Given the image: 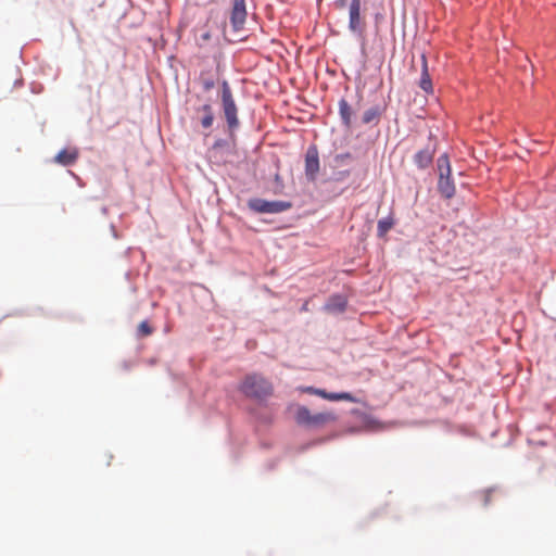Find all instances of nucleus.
<instances>
[{
	"label": "nucleus",
	"instance_id": "15",
	"mask_svg": "<svg viewBox=\"0 0 556 556\" xmlns=\"http://www.w3.org/2000/svg\"><path fill=\"white\" fill-rule=\"evenodd\" d=\"M339 114L342 119V123L345 127H351L352 124V108L345 99H341L339 101Z\"/></svg>",
	"mask_w": 556,
	"mask_h": 556
},
{
	"label": "nucleus",
	"instance_id": "3",
	"mask_svg": "<svg viewBox=\"0 0 556 556\" xmlns=\"http://www.w3.org/2000/svg\"><path fill=\"white\" fill-rule=\"evenodd\" d=\"M337 419L336 415L330 412H323L312 414L305 406L298 408L295 413V421L304 427L312 429H320L328 424L334 422Z\"/></svg>",
	"mask_w": 556,
	"mask_h": 556
},
{
	"label": "nucleus",
	"instance_id": "7",
	"mask_svg": "<svg viewBox=\"0 0 556 556\" xmlns=\"http://www.w3.org/2000/svg\"><path fill=\"white\" fill-rule=\"evenodd\" d=\"M349 28L351 31L358 34H362L365 29V22L361 16V0H352L350 3Z\"/></svg>",
	"mask_w": 556,
	"mask_h": 556
},
{
	"label": "nucleus",
	"instance_id": "6",
	"mask_svg": "<svg viewBox=\"0 0 556 556\" xmlns=\"http://www.w3.org/2000/svg\"><path fill=\"white\" fill-rule=\"evenodd\" d=\"M320 169L319 152L315 144L307 148L305 153V176L309 181H315Z\"/></svg>",
	"mask_w": 556,
	"mask_h": 556
},
{
	"label": "nucleus",
	"instance_id": "10",
	"mask_svg": "<svg viewBox=\"0 0 556 556\" xmlns=\"http://www.w3.org/2000/svg\"><path fill=\"white\" fill-rule=\"evenodd\" d=\"M79 152L76 148H68L61 150L53 159V161L62 166H70L76 163Z\"/></svg>",
	"mask_w": 556,
	"mask_h": 556
},
{
	"label": "nucleus",
	"instance_id": "14",
	"mask_svg": "<svg viewBox=\"0 0 556 556\" xmlns=\"http://www.w3.org/2000/svg\"><path fill=\"white\" fill-rule=\"evenodd\" d=\"M383 113V109L379 105L369 108L366 110L362 116V122L364 124H378L380 121V117Z\"/></svg>",
	"mask_w": 556,
	"mask_h": 556
},
{
	"label": "nucleus",
	"instance_id": "12",
	"mask_svg": "<svg viewBox=\"0 0 556 556\" xmlns=\"http://www.w3.org/2000/svg\"><path fill=\"white\" fill-rule=\"evenodd\" d=\"M433 155L434 151L426 148L415 154L414 161L419 168H426L432 163Z\"/></svg>",
	"mask_w": 556,
	"mask_h": 556
},
{
	"label": "nucleus",
	"instance_id": "13",
	"mask_svg": "<svg viewBox=\"0 0 556 556\" xmlns=\"http://www.w3.org/2000/svg\"><path fill=\"white\" fill-rule=\"evenodd\" d=\"M197 113H201V126L205 129L210 128L214 122L213 106L208 103L197 109Z\"/></svg>",
	"mask_w": 556,
	"mask_h": 556
},
{
	"label": "nucleus",
	"instance_id": "21",
	"mask_svg": "<svg viewBox=\"0 0 556 556\" xmlns=\"http://www.w3.org/2000/svg\"><path fill=\"white\" fill-rule=\"evenodd\" d=\"M493 491L486 490L481 493L482 504L485 506L490 503Z\"/></svg>",
	"mask_w": 556,
	"mask_h": 556
},
{
	"label": "nucleus",
	"instance_id": "16",
	"mask_svg": "<svg viewBox=\"0 0 556 556\" xmlns=\"http://www.w3.org/2000/svg\"><path fill=\"white\" fill-rule=\"evenodd\" d=\"M346 307V300L341 295H333L326 304V309L330 313L343 312Z\"/></svg>",
	"mask_w": 556,
	"mask_h": 556
},
{
	"label": "nucleus",
	"instance_id": "2",
	"mask_svg": "<svg viewBox=\"0 0 556 556\" xmlns=\"http://www.w3.org/2000/svg\"><path fill=\"white\" fill-rule=\"evenodd\" d=\"M220 104L228 130L232 132L239 125L238 106L231 87L227 80L220 83Z\"/></svg>",
	"mask_w": 556,
	"mask_h": 556
},
{
	"label": "nucleus",
	"instance_id": "4",
	"mask_svg": "<svg viewBox=\"0 0 556 556\" xmlns=\"http://www.w3.org/2000/svg\"><path fill=\"white\" fill-rule=\"evenodd\" d=\"M438 189L444 198L451 199L455 194V186L451 179V165L446 154H443L438 159Z\"/></svg>",
	"mask_w": 556,
	"mask_h": 556
},
{
	"label": "nucleus",
	"instance_id": "20",
	"mask_svg": "<svg viewBox=\"0 0 556 556\" xmlns=\"http://www.w3.org/2000/svg\"><path fill=\"white\" fill-rule=\"evenodd\" d=\"M200 80H201L202 87L205 91H210L211 89H213L215 87L214 79L210 78V77H205L204 73H202L200 75Z\"/></svg>",
	"mask_w": 556,
	"mask_h": 556
},
{
	"label": "nucleus",
	"instance_id": "19",
	"mask_svg": "<svg viewBox=\"0 0 556 556\" xmlns=\"http://www.w3.org/2000/svg\"><path fill=\"white\" fill-rule=\"evenodd\" d=\"M153 332L152 327L148 324V321L143 320L138 326V333L141 337H148Z\"/></svg>",
	"mask_w": 556,
	"mask_h": 556
},
{
	"label": "nucleus",
	"instance_id": "9",
	"mask_svg": "<svg viewBox=\"0 0 556 556\" xmlns=\"http://www.w3.org/2000/svg\"><path fill=\"white\" fill-rule=\"evenodd\" d=\"M247 17L245 0H235L231 11L230 22L236 30L243 27Z\"/></svg>",
	"mask_w": 556,
	"mask_h": 556
},
{
	"label": "nucleus",
	"instance_id": "1",
	"mask_svg": "<svg viewBox=\"0 0 556 556\" xmlns=\"http://www.w3.org/2000/svg\"><path fill=\"white\" fill-rule=\"evenodd\" d=\"M240 391L248 397L265 400L273 394L274 388L271 382L262 375L251 374L242 380Z\"/></svg>",
	"mask_w": 556,
	"mask_h": 556
},
{
	"label": "nucleus",
	"instance_id": "22",
	"mask_svg": "<svg viewBox=\"0 0 556 556\" xmlns=\"http://www.w3.org/2000/svg\"><path fill=\"white\" fill-rule=\"evenodd\" d=\"M348 0H336V8L337 9H344L346 7Z\"/></svg>",
	"mask_w": 556,
	"mask_h": 556
},
{
	"label": "nucleus",
	"instance_id": "17",
	"mask_svg": "<svg viewBox=\"0 0 556 556\" xmlns=\"http://www.w3.org/2000/svg\"><path fill=\"white\" fill-rule=\"evenodd\" d=\"M211 39H212L211 31L206 28L199 29L195 35L197 46L201 49L207 48Z\"/></svg>",
	"mask_w": 556,
	"mask_h": 556
},
{
	"label": "nucleus",
	"instance_id": "5",
	"mask_svg": "<svg viewBox=\"0 0 556 556\" xmlns=\"http://www.w3.org/2000/svg\"><path fill=\"white\" fill-rule=\"evenodd\" d=\"M250 208L257 213H280L291 207V203L285 201H266L253 199L249 202Z\"/></svg>",
	"mask_w": 556,
	"mask_h": 556
},
{
	"label": "nucleus",
	"instance_id": "11",
	"mask_svg": "<svg viewBox=\"0 0 556 556\" xmlns=\"http://www.w3.org/2000/svg\"><path fill=\"white\" fill-rule=\"evenodd\" d=\"M419 87L427 93L433 92L432 81L428 72V62L425 54L421 55V77Z\"/></svg>",
	"mask_w": 556,
	"mask_h": 556
},
{
	"label": "nucleus",
	"instance_id": "18",
	"mask_svg": "<svg viewBox=\"0 0 556 556\" xmlns=\"http://www.w3.org/2000/svg\"><path fill=\"white\" fill-rule=\"evenodd\" d=\"M394 226V219L391 216L379 219L377 225L378 237H384L388 231Z\"/></svg>",
	"mask_w": 556,
	"mask_h": 556
},
{
	"label": "nucleus",
	"instance_id": "8",
	"mask_svg": "<svg viewBox=\"0 0 556 556\" xmlns=\"http://www.w3.org/2000/svg\"><path fill=\"white\" fill-rule=\"evenodd\" d=\"M305 392L318 395L328 401H348L356 403L357 399L349 392L329 393L323 389H316L314 387H307L304 389Z\"/></svg>",
	"mask_w": 556,
	"mask_h": 556
}]
</instances>
